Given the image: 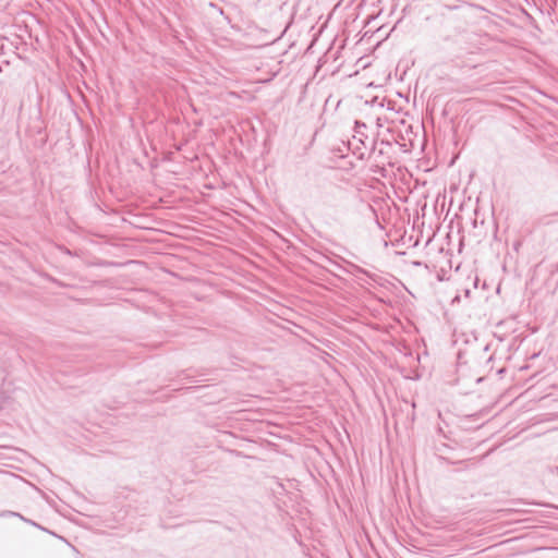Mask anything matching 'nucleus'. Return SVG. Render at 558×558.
<instances>
[{
	"label": "nucleus",
	"instance_id": "f257e3e1",
	"mask_svg": "<svg viewBox=\"0 0 558 558\" xmlns=\"http://www.w3.org/2000/svg\"><path fill=\"white\" fill-rule=\"evenodd\" d=\"M0 517H17V518H20L21 520H23L26 523H29V524L38 527V529L45 530L44 527H41L36 522L32 521L31 519H26L22 514H20L17 512H14V511H3V512H0Z\"/></svg>",
	"mask_w": 558,
	"mask_h": 558
},
{
	"label": "nucleus",
	"instance_id": "f03ea898",
	"mask_svg": "<svg viewBox=\"0 0 558 558\" xmlns=\"http://www.w3.org/2000/svg\"><path fill=\"white\" fill-rule=\"evenodd\" d=\"M390 423L392 424L393 429L398 434L399 433V424H398L399 422L397 420L385 421V429H386L387 434L388 435L390 434V428H391Z\"/></svg>",
	"mask_w": 558,
	"mask_h": 558
},
{
	"label": "nucleus",
	"instance_id": "7ed1b4c3",
	"mask_svg": "<svg viewBox=\"0 0 558 558\" xmlns=\"http://www.w3.org/2000/svg\"><path fill=\"white\" fill-rule=\"evenodd\" d=\"M437 429H438V432H439V433H442V434H444V437H446V438H448V439H451V440H453V441H458V438L456 437V435H453V434H452V432H451V430L449 432V433H450V435H446V434H445V432H444V427H442V426H440V425H439V426L437 427Z\"/></svg>",
	"mask_w": 558,
	"mask_h": 558
},
{
	"label": "nucleus",
	"instance_id": "20e7f679",
	"mask_svg": "<svg viewBox=\"0 0 558 558\" xmlns=\"http://www.w3.org/2000/svg\"><path fill=\"white\" fill-rule=\"evenodd\" d=\"M550 471L554 473H557L558 474V466H555V468H550Z\"/></svg>",
	"mask_w": 558,
	"mask_h": 558
},
{
	"label": "nucleus",
	"instance_id": "39448f33",
	"mask_svg": "<svg viewBox=\"0 0 558 558\" xmlns=\"http://www.w3.org/2000/svg\"><path fill=\"white\" fill-rule=\"evenodd\" d=\"M442 423H444L445 427H449L448 421L442 420Z\"/></svg>",
	"mask_w": 558,
	"mask_h": 558
},
{
	"label": "nucleus",
	"instance_id": "423d86ee",
	"mask_svg": "<svg viewBox=\"0 0 558 558\" xmlns=\"http://www.w3.org/2000/svg\"><path fill=\"white\" fill-rule=\"evenodd\" d=\"M402 423H403V424H407V423H408V421H407V420H403V421H402ZM404 427H407V425H404Z\"/></svg>",
	"mask_w": 558,
	"mask_h": 558
}]
</instances>
